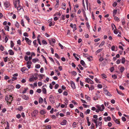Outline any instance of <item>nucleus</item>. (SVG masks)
I'll use <instances>...</instances> for the list:
<instances>
[{
	"instance_id": "f257e3e1",
	"label": "nucleus",
	"mask_w": 129,
	"mask_h": 129,
	"mask_svg": "<svg viewBox=\"0 0 129 129\" xmlns=\"http://www.w3.org/2000/svg\"><path fill=\"white\" fill-rule=\"evenodd\" d=\"M97 109L96 110V112L99 113L100 111L102 112L105 109V107L103 105H98L96 106Z\"/></svg>"
},
{
	"instance_id": "f03ea898",
	"label": "nucleus",
	"mask_w": 129,
	"mask_h": 129,
	"mask_svg": "<svg viewBox=\"0 0 129 129\" xmlns=\"http://www.w3.org/2000/svg\"><path fill=\"white\" fill-rule=\"evenodd\" d=\"M13 98V97L11 95H10L6 96L5 99L6 101H8V102L10 103V102H11Z\"/></svg>"
},
{
	"instance_id": "7ed1b4c3",
	"label": "nucleus",
	"mask_w": 129,
	"mask_h": 129,
	"mask_svg": "<svg viewBox=\"0 0 129 129\" xmlns=\"http://www.w3.org/2000/svg\"><path fill=\"white\" fill-rule=\"evenodd\" d=\"M85 81L86 82L91 84H94V82L89 78H86L85 80Z\"/></svg>"
},
{
	"instance_id": "20e7f679",
	"label": "nucleus",
	"mask_w": 129,
	"mask_h": 129,
	"mask_svg": "<svg viewBox=\"0 0 129 129\" xmlns=\"http://www.w3.org/2000/svg\"><path fill=\"white\" fill-rule=\"evenodd\" d=\"M38 113V111L36 110H35L31 113L32 116L33 117H35L37 115Z\"/></svg>"
},
{
	"instance_id": "39448f33",
	"label": "nucleus",
	"mask_w": 129,
	"mask_h": 129,
	"mask_svg": "<svg viewBox=\"0 0 129 129\" xmlns=\"http://www.w3.org/2000/svg\"><path fill=\"white\" fill-rule=\"evenodd\" d=\"M4 5L5 6L6 8H8L9 7L10 5V4L9 2L6 1L4 2Z\"/></svg>"
},
{
	"instance_id": "423d86ee",
	"label": "nucleus",
	"mask_w": 129,
	"mask_h": 129,
	"mask_svg": "<svg viewBox=\"0 0 129 129\" xmlns=\"http://www.w3.org/2000/svg\"><path fill=\"white\" fill-rule=\"evenodd\" d=\"M25 40L26 41L27 43L29 45H31V41L29 39L27 38H25Z\"/></svg>"
},
{
	"instance_id": "0eeeda50",
	"label": "nucleus",
	"mask_w": 129,
	"mask_h": 129,
	"mask_svg": "<svg viewBox=\"0 0 129 129\" xmlns=\"http://www.w3.org/2000/svg\"><path fill=\"white\" fill-rule=\"evenodd\" d=\"M49 100L50 102L52 104H53L54 103V98L52 96H51L49 98Z\"/></svg>"
},
{
	"instance_id": "6e6552de",
	"label": "nucleus",
	"mask_w": 129,
	"mask_h": 129,
	"mask_svg": "<svg viewBox=\"0 0 129 129\" xmlns=\"http://www.w3.org/2000/svg\"><path fill=\"white\" fill-rule=\"evenodd\" d=\"M104 120L105 122L110 121L111 119V118L109 116H108L107 117H105L104 118Z\"/></svg>"
},
{
	"instance_id": "1a4fd4ad",
	"label": "nucleus",
	"mask_w": 129,
	"mask_h": 129,
	"mask_svg": "<svg viewBox=\"0 0 129 129\" xmlns=\"http://www.w3.org/2000/svg\"><path fill=\"white\" fill-rule=\"evenodd\" d=\"M31 62L30 61H28L27 62V67L28 69L30 68L31 66Z\"/></svg>"
},
{
	"instance_id": "9d476101",
	"label": "nucleus",
	"mask_w": 129,
	"mask_h": 129,
	"mask_svg": "<svg viewBox=\"0 0 129 129\" xmlns=\"http://www.w3.org/2000/svg\"><path fill=\"white\" fill-rule=\"evenodd\" d=\"M45 86L46 87V85H45L43 86L42 87V92L44 94H46V89L45 88H44L43 87H44V86Z\"/></svg>"
},
{
	"instance_id": "9b49d317",
	"label": "nucleus",
	"mask_w": 129,
	"mask_h": 129,
	"mask_svg": "<svg viewBox=\"0 0 129 129\" xmlns=\"http://www.w3.org/2000/svg\"><path fill=\"white\" fill-rule=\"evenodd\" d=\"M70 83L71 86L73 88L75 89L76 88L75 84L73 81H72Z\"/></svg>"
},
{
	"instance_id": "f8f14e48",
	"label": "nucleus",
	"mask_w": 129,
	"mask_h": 129,
	"mask_svg": "<svg viewBox=\"0 0 129 129\" xmlns=\"http://www.w3.org/2000/svg\"><path fill=\"white\" fill-rule=\"evenodd\" d=\"M67 121L66 120L64 119L60 123V124L62 125H64L66 124Z\"/></svg>"
},
{
	"instance_id": "ddd939ff",
	"label": "nucleus",
	"mask_w": 129,
	"mask_h": 129,
	"mask_svg": "<svg viewBox=\"0 0 129 129\" xmlns=\"http://www.w3.org/2000/svg\"><path fill=\"white\" fill-rule=\"evenodd\" d=\"M22 97L23 99L26 100H27L28 98V96L24 94L22 95Z\"/></svg>"
},
{
	"instance_id": "4468645a",
	"label": "nucleus",
	"mask_w": 129,
	"mask_h": 129,
	"mask_svg": "<svg viewBox=\"0 0 129 129\" xmlns=\"http://www.w3.org/2000/svg\"><path fill=\"white\" fill-rule=\"evenodd\" d=\"M9 54L10 55H13L14 54V53L12 50H9L8 51Z\"/></svg>"
},
{
	"instance_id": "2eb2a0df",
	"label": "nucleus",
	"mask_w": 129,
	"mask_h": 129,
	"mask_svg": "<svg viewBox=\"0 0 129 129\" xmlns=\"http://www.w3.org/2000/svg\"><path fill=\"white\" fill-rule=\"evenodd\" d=\"M43 100L42 98L40 97L39 99V102L40 104L42 103L43 102Z\"/></svg>"
},
{
	"instance_id": "dca6fc26",
	"label": "nucleus",
	"mask_w": 129,
	"mask_h": 129,
	"mask_svg": "<svg viewBox=\"0 0 129 129\" xmlns=\"http://www.w3.org/2000/svg\"><path fill=\"white\" fill-rule=\"evenodd\" d=\"M80 63L84 67H85L86 65V64L84 61L83 60H81Z\"/></svg>"
},
{
	"instance_id": "f3484780",
	"label": "nucleus",
	"mask_w": 129,
	"mask_h": 129,
	"mask_svg": "<svg viewBox=\"0 0 129 129\" xmlns=\"http://www.w3.org/2000/svg\"><path fill=\"white\" fill-rule=\"evenodd\" d=\"M39 61V59L37 58H34L32 60L33 62L34 63H35L36 62H38V61Z\"/></svg>"
},
{
	"instance_id": "a211bd4d",
	"label": "nucleus",
	"mask_w": 129,
	"mask_h": 129,
	"mask_svg": "<svg viewBox=\"0 0 129 129\" xmlns=\"http://www.w3.org/2000/svg\"><path fill=\"white\" fill-rule=\"evenodd\" d=\"M66 4L65 3H63L62 4V8L64 10H65L66 9Z\"/></svg>"
},
{
	"instance_id": "6ab92c4d",
	"label": "nucleus",
	"mask_w": 129,
	"mask_h": 129,
	"mask_svg": "<svg viewBox=\"0 0 129 129\" xmlns=\"http://www.w3.org/2000/svg\"><path fill=\"white\" fill-rule=\"evenodd\" d=\"M87 59L89 61H91L93 60L92 57V56L87 57Z\"/></svg>"
},
{
	"instance_id": "aec40b11",
	"label": "nucleus",
	"mask_w": 129,
	"mask_h": 129,
	"mask_svg": "<svg viewBox=\"0 0 129 129\" xmlns=\"http://www.w3.org/2000/svg\"><path fill=\"white\" fill-rule=\"evenodd\" d=\"M40 113L41 114L43 115L45 114L46 112L45 110H42L40 111Z\"/></svg>"
},
{
	"instance_id": "412c9836",
	"label": "nucleus",
	"mask_w": 129,
	"mask_h": 129,
	"mask_svg": "<svg viewBox=\"0 0 129 129\" xmlns=\"http://www.w3.org/2000/svg\"><path fill=\"white\" fill-rule=\"evenodd\" d=\"M124 70V67H122L120 68V71L121 73H122Z\"/></svg>"
},
{
	"instance_id": "4be33fe9",
	"label": "nucleus",
	"mask_w": 129,
	"mask_h": 129,
	"mask_svg": "<svg viewBox=\"0 0 129 129\" xmlns=\"http://www.w3.org/2000/svg\"><path fill=\"white\" fill-rule=\"evenodd\" d=\"M34 76H33L29 79V81L30 82H33L34 81Z\"/></svg>"
},
{
	"instance_id": "5701e85b",
	"label": "nucleus",
	"mask_w": 129,
	"mask_h": 129,
	"mask_svg": "<svg viewBox=\"0 0 129 129\" xmlns=\"http://www.w3.org/2000/svg\"><path fill=\"white\" fill-rule=\"evenodd\" d=\"M85 98L88 101H89L90 100V97L86 95H85Z\"/></svg>"
},
{
	"instance_id": "b1692460",
	"label": "nucleus",
	"mask_w": 129,
	"mask_h": 129,
	"mask_svg": "<svg viewBox=\"0 0 129 129\" xmlns=\"http://www.w3.org/2000/svg\"><path fill=\"white\" fill-rule=\"evenodd\" d=\"M117 11L116 10H114L113 11V16H115L117 13Z\"/></svg>"
},
{
	"instance_id": "393cba45",
	"label": "nucleus",
	"mask_w": 129,
	"mask_h": 129,
	"mask_svg": "<svg viewBox=\"0 0 129 129\" xmlns=\"http://www.w3.org/2000/svg\"><path fill=\"white\" fill-rule=\"evenodd\" d=\"M34 22L35 24H38L40 23V21L38 20H35L34 21Z\"/></svg>"
},
{
	"instance_id": "a878e982",
	"label": "nucleus",
	"mask_w": 129,
	"mask_h": 129,
	"mask_svg": "<svg viewBox=\"0 0 129 129\" xmlns=\"http://www.w3.org/2000/svg\"><path fill=\"white\" fill-rule=\"evenodd\" d=\"M55 22L54 21L51 22L49 24V25L50 26H53L54 25Z\"/></svg>"
},
{
	"instance_id": "bb28decb",
	"label": "nucleus",
	"mask_w": 129,
	"mask_h": 129,
	"mask_svg": "<svg viewBox=\"0 0 129 129\" xmlns=\"http://www.w3.org/2000/svg\"><path fill=\"white\" fill-rule=\"evenodd\" d=\"M70 26L73 28H76V25L75 24H73L72 23H71L70 25Z\"/></svg>"
},
{
	"instance_id": "cd10ccee",
	"label": "nucleus",
	"mask_w": 129,
	"mask_h": 129,
	"mask_svg": "<svg viewBox=\"0 0 129 129\" xmlns=\"http://www.w3.org/2000/svg\"><path fill=\"white\" fill-rule=\"evenodd\" d=\"M5 29L8 31L9 30V27L7 25H6L4 27Z\"/></svg>"
},
{
	"instance_id": "c85d7f7f",
	"label": "nucleus",
	"mask_w": 129,
	"mask_h": 129,
	"mask_svg": "<svg viewBox=\"0 0 129 129\" xmlns=\"http://www.w3.org/2000/svg\"><path fill=\"white\" fill-rule=\"evenodd\" d=\"M105 42L104 41H103L99 45V47H101L102 46H103L104 45Z\"/></svg>"
},
{
	"instance_id": "c756f323",
	"label": "nucleus",
	"mask_w": 129,
	"mask_h": 129,
	"mask_svg": "<svg viewBox=\"0 0 129 129\" xmlns=\"http://www.w3.org/2000/svg\"><path fill=\"white\" fill-rule=\"evenodd\" d=\"M14 87L13 86L11 85H9L8 86V90H10L12 89Z\"/></svg>"
},
{
	"instance_id": "7c9ffc66",
	"label": "nucleus",
	"mask_w": 129,
	"mask_h": 129,
	"mask_svg": "<svg viewBox=\"0 0 129 129\" xmlns=\"http://www.w3.org/2000/svg\"><path fill=\"white\" fill-rule=\"evenodd\" d=\"M15 26L17 28H19V23L17 22H16L15 23Z\"/></svg>"
},
{
	"instance_id": "2f4dec72",
	"label": "nucleus",
	"mask_w": 129,
	"mask_h": 129,
	"mask_svg": "<svg viewBox=\"0 0 129 129\" xmlns=\"http://www.w3.org/2000/svg\"><path fill=\"white\" fill-rule=\"evenodd\" d=\"M37 41L36 40H35L33 42V43L34 44V45L36 47H37L38 46V45L37 44H36Z\"/></svg>"
},
{
	"instance_id": "473e14b6",
	"label": "nucleus",
	"mask_w": 129,
	"mask_h": 129,
	"mask_svg": "<svg viewBox=\"0 0 129 129\" xmlns=\"http://www.w3.org/2000/svg\"><path fill=\"white\" fill-rule=\"evenodd\" d=\"M121 59V63L123 64L124 63L125 61V58L123 57Z\"/></svg>"
},
{
	"instance_id": "72a5a7b5",
	"label": "nucleus",
	"mask_w": 129,
	"mask_h": 129,
	"mask_svg": "<svg viewBox=\"0 0 129 129\" xmlns=\"http://www.w3.org/2000/svg\"><path fill=\"white\" fill-rule=\"evenodd\" d=\"M73 56L78 61L79 60V58L78 57H77L76 56V54L75 53H74L73 54Z\"/></svg>"
},
{
	"instance_id": "f704fd0d",
	"label": "nucleus",
	"mask_w": 129,
	"mask_h": 129,
	"mask_svg": "<svg viewBox=\"0 0 129 129\" xmlns=\"http://www.w3.org/2000/svg\"><path fill=\"white\" fill-rule=\"evenodd\" d=\"M103 48H101L98 49L96 51V53H98L101 52L103 50Z\"/></svg>"
},
{
	"instance_id": "c9c22d12",
	"label": "nucleus",
	"mask_w": 129,
	"mask_h": 129,
	"mask_svg": "<svg viewBox=\"0 0 129 129\" xmlns=\"http://www.w3.org/2000/svg\"><path fill=\"white\" fill-rule=\"evenodd\" d=\"M18 7L17 8V9L18 10H20L22 8L21 6L20 5V4L18 5Z\"/></svg>"
},
{
	"instance_id": "e433bc0d",
	"label": "nucleus",
	"mask_w": 129,
	"mask_h": 129,
	"mask_svg": "<svg viewBox=\"0 0 129 129\" xmlns=\"http://www.w3.org/2000/svg\"><path fill=\"white\" fill-rule=\"evenodd\" d=\"M90 110L89 109H88L85 112V113L86 114H87L89 113Z\"/></svg>"
},
{
	"instance_id": "4c0bfd02",
	"label": "nucleus",
	"mask_w": 129,
	"mask_h": 129,
	"mask_svg": "<svg viewBox=\"0 0 129 129\" xmlns=\"http://www.w3.org/2000/svg\"><path fill=\"white\" fill-rule=\"evenodd\" d=\"M4 47L2 45H0V50L1 51H3L4 49Z\"/></svg>"
},
{
	"instance_id": "58836bf2",
	"label": "nucleus",
	"mask_w": 129,
	"mask_h": 129,
	"mask_svg": "<svg viewBox=\"0 0 129 129\" xmlns=\"http://www.w3.org/2000/svg\"><path fill=\"white\" fill-rule=\"evenodd\" d=\"M28 88H24V90L22 92V93L23 94L25 93L27 90H28Z\"/></svg>"
},
{
	"instance_id": "ea45409f",
	"label": "nucleus",
	"mask_w": 129,
	"mask_h": 129,
	"mask_svg": "<svg viewBox=\"0 0 129 129\" xmlns=\"http://www.w3.org/2000/svg\"><path fill=\"white\" fill-rule=\"evenodd\" d=\"M78 66L79 69L81 70H83V68L82 67L80 64H79L78 65Z\"/></svg>"
},
{
	"instance_id": "a19ab883",
	"label": "nucleus",
	"mask_w": 129,
	"mask_h": 129,
	"mask_svg": "<svg viewBox=\"0 0 129 129\" xmlns=\"http://www.w3.org/2000/svg\"><path fill=\"white\" fill-rule=\"evenodd\" d=\"M35 68L37 69H39L40 68V66L39 64H37L35 65Z\"/></svg>"
},
{
	"instance_id": "79ce46f5",
	"label": "nucleus",
	"mask_w": 129,
	"mask_h": 129,
	"mask_svg": "<svg viewBox=\"0 0 129 129\" xmlns=\"http://www.w3.org/2000/svg\"><path fill=\"white\" fill-rule=\"evenodd\" d=\"M114 19L115 20H116L117 21H119V19L118 18V17L116 16H114Z\"/></svg>"
},
{
	"instance_id": "37998d69",
	"label": "nucleus",
	"mask_w": 129,
	"mask_h": 129,
	"mask_svg": "<svg viewBox=\"0 0 129 129\" xmlns=\"http://www.w3.org/2000/svg\"><path fill=\"white\" fill-rule=\"evenodd\" d=\"M23 108L22 106H20L18 108V110L21 111V110H22V109H23Z\"/></svg>"
},
{
	"instance_id": "c03bdc74",
	"label": "nucleus",
	"mask_w": 129,
	"mask_h": 129,
	"mask_svg": "<svg viewBox=\"0 0 129 129\" xmlns=\"http://www.w3.org/2000/svg\"><path fill=\"white\" fill-rule=\"evenodd\" d=\"M42 43L43 44L47 45V44L46 41L44 40H43L42 41Z\"/></svg>"
},
{
	"instance_id": "a18cd8bd",
	"label": "nucleus",
	"mask_w": 129,
	"mask_h": 129,
	"mask_svg": "<svg viewBox=\"0 0 129 129\" xmlns=\"http://www.w3.org/2000/svg\"><path fill=\"white\" fill-rule=\"evenodd\" d=\"M115 121L116 123L118 124H120V122L117 119H116V120H115Z\"/></svg>"
},
{
	"instance_id": "49530a36",
	"label": "nucleus",
	"mask_w": 129,
	"mask_h": 129,
	"mask_svg": "<svg viewBox=\"0 0 129 129\" xmlns=\"http://www.w3.org/2000/svg\"><path fill=\"white\" fill-rule=\"evenodd\" d=\"M24 17L26 19L28 20V22H29V20L30 19L29 17L26 15H25L24 16Z\"/></svg>"
},
{
	"instance_id": "de8ad7c7",
	"label": "nucleus",
	"mask_w": 129,
	"mask_h": 129,
	"mask_svg": "<svg viewBox=\"0 0 129 129\" xmlns=\"http://www.w3.org/2000/svg\"><path fill=\"white\" fill-rule=\"evenodd\" d=\"M21 25L24 26V21L23 19H22L21 21Z\"/></svg>"
},
{
	"instance_id": "09e8293b",
	"label": "nucleus",
	"mask_w": 129,
	"mask_h": 129,
	"mask_svg": "<svg viewBox=\"0 0 129 129\" xmlns=\"http://www.w3.org/2000/svg\"><path fill=\"white\" fill-rule=\"evenodd\" d=\"M9 123L8 122H7V126L5 127V129H9Z\"/></svg>"
},
{
	"instance_id": "8fccbe9b",
	"label": "nucleus",
	"mask_w": 129,
	"mask_h": 129,
	"mask_svg": "<svg viewBox=\"0 0 129 129\" xmlns=\"http://www.w3.org/2000/svg\"><path fill=\"white\" fill-rule=\"evenodd\" d=\"M67 106V105H64V104H62L60 106V107L62 108H63L64 107H66Z\"/></svg>"
},
{
	"instance_id": "3c124183",
	"label": "nucleus",
	"mask_w": 129,
	"mask_h": 129,
	"mask_svg": "<svg viewBox=\"0 0 129 129\" xmlns=\"http://www.w3.org/2000/svg\"><path fill=\"white\" fill-rule=\"evenodd\" d=\"M26 68L25 67H23L21 69V71L22 72H23L26 70Z\"/></svg>"
},
{
	"instance_id": "603ef678",
	"label": "nucleus",
	"mask_w": 129,
	"mask_h": 129,
	"mask_svg": "<svg viewBox=\"0 0 129 129\" xmlns=\"http://www.w3.org/2000/svg\"><path fill=\"white\" fill-rule=\"evenodd\" d=\"M77 125V123L76 122H74L72 124V126L74 127H75Z\"/></svg>"
},
{
	"instance_id": "864d4df0",
	"label": "nucleus",
	"mask_w": 129,
	"mask_h": 129,
	"mask_svg": "<svg viewBox=\"0 0 129 129\" xmlns=\"http://www.w3.org/2000/svg\"><path fill=\"white\" fill-rule=\"evenodd\" d=\"M94 87L92 85H91L90 87V88L89 89V90H91L93 89H94Z\"/></svg>"
},
{
	"instance_id": "5fc2aeb1",
	"label": "nucleus",
	"mask_w": 129,
	"mask_h": 129,
	"mask_svg": "<svg viewBox=\"0 0 129 129\" xmlns=\"http://www.w3.org/2000/svg\"><path fill=\"white\" fill-rule=\"evenodd\" d=\"M41 91V90L40 89H38L37 90V92L39 93H40Z\"/></svg>"
},
{
	"instance_id": "6e6d98bb",
	"label": "nucleus",
	"mask_w": 129,
	"mask_h": 129,
	"mask_svg": "<svg viewBox=\"0 0 129 129\" xmlns=\"http://www.w3.org/2000/svg\"><path fill=\"white\" fill-rule=\"evenodd\" d=\"M24 59L26 61H28V56L27 55L25 56L24 57Z\"/></svg>"
},
{
	"instance_id": "4d7b16f0",
	"label": "nucleus",
	"mask_w": 129,
	"mask_h": 129,
	"mask_svg": "<svg viewBox=\"0 0 129 129\" xmlns=\"http://www.w3.org/2000/svg\"><path fill=\"white\" fill-rule=\"evenodd\" d=\"M11 47H13L14 46V43L12 41H11L10 42Z\"/></svg>"
},
{
	"instance_id": "13d9d810",
	"label": "nucleus",
	"mask_w": 129,
	"mask_h": 129,
	"mask_svg": "<svg viewBox=\"0 0 129 129\" xmlns=\"http://www.w3.org/2000/svg\"><path fill=\"white\" fill-rule=\"evenodd\" d=\"M111 27H112V29L113 30L114 29V27L115 28V29H116V27L113 24H111Z\"/></svg>"
},
{
	"instance_id": "bf43d9fd",
	"label": "nucleus",
	"mask_w": 129,
	"mask_h": 129,
	"mask_svg": "<svg viewBox=\"0 0 129 129\" xmlns=\"http://www.w3.org/2000/svg\"><path fill=\"white\" fill-rule=\"evenodd\" d=\"M117 2H115L113 4V6L114 7H116L117 5Z\"/></svg>"
},
{
	"instance_id": "052dcab7",
	"label": "nucleus",
	"mask_w": 129,
	"mask_h": 129,
	"mask_svg": "<svg viewBox=\"0 0 129 129\" xmlns=\"http://www.w3.org/2000/svg\"><path fill=\"white\" fill-rule=\"evenodd\" d=\"M61 18L63 20H64L65 19V16L64 15H62L61 16Z\"/></svg>"
},
{
	"instance_id": "680f3d73",
	"label": "nucleus",
	"mask_w": 129,
	"mask_h": 129,
	"mask_svg": "<svg viewBox=\"0 0 129 129\" xmlns=\"http://www.w3.org/2000/svg\"><path fill=\"white\" fill-rule=\"evenodd\" d=\"M86 26L88 28V29H89L90 28V25H89V24L88 23V22H87L86 23Z\"/></svg>"
},
{
	"instance_id": "e2e57ef3",
	"label": "nucleus",
	"mask_w": 129,
	"mask_h": 129,
	"mask_svg": "<svg viewBox=\"0 0 129 129\" xmlns=\"http://www.w3.org/2000/svg\"><path fill=\"white\" fill-rule=\"evenodd\" d=\"M72 74L73 75H76V72L74 71H73L71 72Z\"/></svg>"
},
{
	"instance_id": "0e129e2a",
	"label": "nucleus",
	"mask_w": 129,
	"mask_h": 129,
	"mask_svg": "<svg viewBox=\"0 0 129 129\" xmlns=\"http://www.w3.org/2000/svg\"><path fill=\"white\" fill-rule=\"evenodd\" d=\"M59 45L61 49H63V46L61 45L60 43L58 44Z\"/></svg>"
},
{
	"instance_id": "69168bd1",
	"label": "nucleus",
	"mask_w": 129,
	"mask_h": 129,
	"mask_svg": "<svg viewBox=\"0 0 129 129\" xmlns=\"http://www.w3.org/2000/svg\"><path fill=\"white\" fill-rule=\"evenodd\" d=\"M44 70V68H41L40 69V72L42 73H43V71Z\"/></svg>"
},
{
	"instance_id": "338daca9",
	"label": "nucleus",
	"mask_w": 129,
	"mask_h": 129,
	"mask_svg": "<svg viewBox=\"0 0 129 129\" xmlns=\"http://www.w3.org/2000/svg\"><path fill=\"white\" fill-rule=\"evenodd\" d=\"M38 85L39 86H41L42 85V83L41 82H39L38 83Z\"/></svg>"
},
{
	"instance_id": "774afa93",
	"label": "nucleus",
	"mask_w": 129,
	"mask_h": 129,
	"mask_svg": "<svg viewBox=\"0 0 129 129\" xmlns=\"http://www.w3.org/2000/svg\"><path fill=\"white\" fill-rule=\"evenodd\" d=\"M112 77L115 79H116L117 78V76L115 75H112Z\"/></svg>"
}]
</instances>
